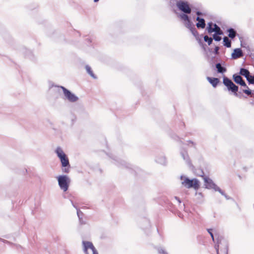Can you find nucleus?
<instances>
[{
    "instance_id": "9d476101",
    "label": "nucleus",
    "mask_w": 254,
    "mask_h": 254,
    "mask_svg": "<svg viewBox=\"0 0 254 254\" xmlns=\"http://www.w3.org/2000/svg\"><path fill=\"white\" fill-rule=\"evenodd\" d=\"M176 5L178 9L185 13L190 14L191 9L188 2L180 0L177 2Z\"/></svg>"
},
{
    "instance_id": "c756f323",
    "label": "nucleus",
    "mask_w": 254,
    "mask_h": 254,
    "mask_svg": "<svg viewBox=\"0 0 254 254\" xmlns=\"http://www.w3.org/2000/svg\"><path fill=\"white\" fill-rule=\"evenodd\" d=\"M237 84L240 85L242 86L248 88V86L247 85L245 80L242 78V79H241Z\"/></svg>"
},
{
    "instance_id": "a211bd4d",
    "label": "nucleus",
    "mask_w": 254,
    "mask_h": 254,
    "mask_svg": "<svg viewBox=\"0 0 254 254\" xmlns=\"http://www.w3.org/2000/svg\"><path fill=\"white\" fill-rule=\"evenodd\" d=\"M196 20L198 21L196 25L198 28H204L205 27V20L203 18H201L199 17H197Z\"/></svg>"
},
{
    "instance_id": "2eb2a0df",
    "label": "nucleus",
    "mask_w": 254,
    "mask_h": 254,
    "mask_svg": "<svg viewBox=\"0 0 254 254\" xmlns=\"http://www.w3.org/2000/svg\"><path fill=\"white\" fill-rule=\"evenodd\" d=\"M243 56L242 49H234L231 54V59H236Z\"/></svg>"
},
{
    "instance_id": "ea45409f",
    "label": "nucleus",
    "mask_w": 254,
    "mask_h": 254,
    "mask_svg": "<svg viewBox=\"0 0 254 254\" xmlns=\"http://www.w3.org/2000/svg\"><path fill=\"white\" fill-rule=\"evenodd\" d=\"M174 198L178 201V202L180 204L181 203V200L180 198L178 196H174Z\"/></svg>"
},
{
    "instance_id": "8fccbe9b",
    "label": "nucleus",
    "mask_w": 254,
    "mask_h": 254,
    "mask_svg": "<svg viewBox=\"0 0 254 254\" xmlns=\"http://www.w3.org/2000/svg\"><path fill=\"white\" fill-rule=\"evenodd\" d=\"M196 14H197L198 15H200V14H201V13H200V12H197L196 13Z\"/></svg>"
},
{
    "instance_id": "5701e85b",
    "label": "nucleus",
    "mask_w": 254,
    "mask_h": 254,
    "mask_svg": "<svg viewBox=\"0 0 254 254\" xmlns=\"http://www.w3.org/2000/svg\"><path fill=\"white\" fill-rule=\"evenodd\" d=\"M223 45H224V46L227 47V48H229L231 47V40H229L228 37H224Z\"/></svg>"
},
{
    "instance_id": "393cba45",
    "label": "nucleus",
    "mask_w": 254,
    "mask_h": 254,
    "mask_svg": "<svg viewBox=\"0 0 254 254\" xmlns=\"http://www.w3.org/2000/svg\"><path fill=\"white\" fill-rule=\"evenodd\" d=\"M181 19L185 21H187L188 23H190L189 16L186 14H182L180 15Z\"/></svg>"
},
{
    "instance_id": "58836bf2",
    "label": "nucleus",
    "mask_w": 254,
    "mask_h": 254,
    "mask_svg": "<svg viewBox=\"0 0 254 254\" xmlns=\"http://www.w3.org/2000/svg\"><path fill=\"white\" fill-rule=\"evenodd\" d=\"M79 221L80 224L82 225L85 224L86 223V222L83 220L82 218H81V219H79Z\"/></svg>"
},
{
    "instance_id": "dca6fc26",
    "label": "nucleus",
    "mask_w": 254,
    "mask_h": 254,
    "mask_svg": "<svg viewBox=\"0 0 254 254\" xmlns=\"http://www.w3.org/2000/svg\"><path fill=\"white\" fill-rule=\"evenodd\" d=\"M207 80L214 87L216 88L220 82V80L217 77H207Z\"/></svg>"
},
{
    "instance_id": "603ef678",
    "label": "nucleus",
    "mask_w": 254,
    "mask_h": 254,
    "mask_svg": "<svg viewBox=\"0 0 254 254\" xmlns=\"http://www.w3.org/2000/svg\"><path fill=\"white\" fill-rule=\"evenodd\" d=\"M4 237L5 238H8V237H7L6 236H4Z\"/></svg>"
},
{
    "instance_id": "cd10ccee",
    "label": "nucleus",
    "mask_w": 254,
    "mask_h": 254,
    "mask_svg": "<svg viewBox=\"0 0 254 254\" xmlns=\"http://www.w3.org/2000/svg\"><path fill=\"white\" fill-rule=\"evenodd\" d=\"M207 231L210 234L213 242H215L214 236L213 234V229L211 228L207 229Z\"/></svg>"
},
{
    "instance_id": "2f4dec72",
    "label": "nucleus",
    "mask_w": 254,
    "mask_h": 254,
    "mask_svg": "<svg viewBox=\"0 0 254 254\" xmlns=\"http://www.w3.org/2000/svg\"><path fill=\"white\" fill-rule=\"evenodd\" d=\"M246 89H243V92L248 95H251L252 93V90L250 89L248 87Z\"/></svg>"
},
{
    "instance_id": "a19ab883",
    "label": "nucleus",
    "mask_w": 254,
    "mask_h": 254,
    "mask_svg": "<svg viewBox=\"0 0 254 254\" xmlns=\"http://www.w3.org/2000/svg\"><path fill=\"white\" fill-rule=\"evenodd\" d=\"M71 201V203L72 205V206L76 209V210L77 211V209H79L78 208V207L74 204L73 202L72 201V200H70Z\"/></svg>"
},
{
    "instance_id": "f3484780",
    "label": "nucleus",
    "mask_w": 254,
    "mask_h": 254,
    "mask_svg": "<svg viewBox=\"0 0 254 254\" xmlns=\"http://www.w3.org/2000/svg\"><path fill=\"white\" fill-rule=\"evenodd\" d=\"M155 161L161 165H166L167 159L164 155H160L156 157Z\"/></svg>"
},
{
    "instance_id": "e433bc0d",
    "label": "nucleus",
    "mask_w": 254,
    "mask_h": 254,
    "mask_svg": "<svg viewBox=\"0 0 254 254\" xmlns=\"http://www.w3.org/2000/svg\"><path fill=\"white\" fill-rule=\"evenodd\" d=\"M159 253L162 254H168L163 249H161L158 251Z\"/></svg>"
},
{
    "instance_id": "c03bdc74",
    "label": "nucleus",
    "mask_w": 254,
    "mask_h": 254,
    "mask_svg": "<svg viewBox=\"0 0 254 254\" xmlns=\"http://www.w3.org/2000/svg\"><path fill=\"white\" fill-rule=\"evenodd\" d=\"M71 201V203L72 205V206L76 209V210L77 211V209H79L78 208V207L74 204L73 202L72 201V200H70Z\"/></svg>"
},
{
    "instance_id": "1a4fd4ad",
    "label": "nucleus",
    "mask_w": 254,
    "mask_h": 254,
    "mask_svg": "<svg viewBox=\"0 0 254 254\" xmlns=\"http://www.w3.org/2000/svg\"><path fill=\"white\" fill-rule=\"evenodd\" d=\"M83 250L85 254H98L93 243L89 241H82Z\"/></svg>"
},
{
    "instance_id": "09e8293b",
    "label": "nucleus",
    "mask_w": 254,
    "mask_h": 254,
    "mask_svg": "<svg viewBox=\"0 0 254 254\" xmlns=\"http://www.w3.org/2000/svg\"><path fill=\"white\" fill-rule=\"evenodd\" d=\"M238 177H239V178L240 180H241V179H242V177H241V175H238Z\"/></svg>"
},
{
    "instance_id": "9b49d317",
    "label": "nucleus",
    "mask_w": 254,
    "mask_h": 254,
    "mask_svg": "<svg viewBox=\"0 0 254 254\" xmlns=\"http://www.w3.org/2000/svg\"><path fill=\"white\" fill-rule=\"evenodd\" d=\"M203 175L201 176L203 178L205 188L210 190H215L217 185L214 183L212 180L209 177L204 175V173L202 172Z\"/></svg>"
},
{
    "instance_id": "20e7f679",
    "label": "nucleus",
    "mask_w": 254,
    "mask_h": 254,
    "mask_svg": "<svg viewBox=\"0 0 254 254\" xmlns=\"http://www.w3.org/2000/svg\"><path fill=\"white\" fill-rule=\"evenodd\" d=\"M180 179L182 181V186L187 189L193 188L195 190H197L200 187V182L196 178L190 179L188 177L182 175Z\"/></svg>"
},
{
    "instance_id": "a18cd8bd",
    "label": "nucleus",
    "mask_w": 254,
    "mask_h": 254,
    "mask_svg": "<svg viewBox=\"0 0 254 254\" xmlns=\"http://www.w3.org/2000/svg\"><path fill=\"white\" fill-rule=\"evenodd\" d=\"M173 206H174V205L171 202H169L168 203V207H170V208H173Z\"/></svg>"
},
{
    "instance_id": "de8ad7c7",
    "label": "nucleus",
    "mask_w": 254,
    "mask_h": 254,
    "mask_svg": "<svg viewBox=\"0 0 254 254\" xmlns=\"http://www.w3.org/2000/svg\"><path fill=\"white\" fill-rule=\"evenodd\" d=\"M243 170L245 171H247V168L246 167H244L243 168Z\"/></svg>"
},
{
    "instance_id": "a878e982",
    "label": "nucleus",
    "mask_w": 254,
    "mask_h": 254,
    "mask_svg": "<svg viewBox=\"0 0 254 254\" xmlns=\"http://www.w3.org/2000/svg\"><path fill=\"white\" fill-rule=\"evenodd\" d=\"M247 80L249 84H254V75H252L250 74Z\"/></svg>"
},
{
    "instance_id": "7ed1b4c3",
    "label": "nucleus",
    "mask_w": 254,
    "mask_h": 254,
    "mask_svg": "<svg viewBox=\"0 0 254 254\" xmlns=\"http://www.w3.org/2000/svg\"><path fill=\"white\" fill-rule=\"evenodd\" d=\"M55 153L61 161L62 172L66 174L69 173L71 169V166L68 158L66 155L65 154L62 148L60 146L58 147L56 149Z\"/></svg>"
},
{
    "instance_id": "7c9ffc66",
    "label": "nucleus",
    "mask_w": 254,
    "mask_h": 254,
    "mask_svg": "<svg viewBox=\"0 0 254 254\" xmlns=\"http://www.w3.org/2000/svg\"><path fill=\"white\" fill-rule=\"evenodd\" d=\"M216 191H218L221 195L223 196L225 194V192L222 190L219 187L217 186L215 188V190H214Z\"/></svg>"
},
{
    "instance_id": "39448f33",
    "label": "nucleus",
    "mask_w": 254,
    "mask_h": 254,
    "mask_svg": "<svg viewBox=\"0 0 254 254\" xmlns=\"http://www.w3.org/2000/svg\"><path fill=\"white\" fill-rule=\"evenodd\" d=\"M217 245H215V248L217 252V254H219V247L220 246V251L223 253V254H228V241L227 239L224 238L223 237L218 236L217 237Z\"/></svg>"
},
{
    "instance_id": "c9c22d12",
    "label": "nucleus",
    "mask_w": 254,
    "mask_h": 254,
    "mask_svg": "<svg viewBox=\"0 0 254 254\" xmlns=\"http://www.w3.org/2000/svg\"><path fill=\"white\" fill-rule=\"evenodd\" d=\"M144 222L147 224V226L146 227V228H148L150 227V221L147 219H144Z\"/></svg>"
},
{
    "instance_id": "6ab92c4d",
    "label": "nucleus",
    "mask_w": 254,
    "mask_h": 254,
    "mask_svg": "<svg viewBox=\"0 0 254 254\" xmlns=\"http://www.w3.org/2000/svg\"><path fill=\"white\" fill-rule=\"evenodd\" d=\"M247 55L252 60V65L254 64V49H246Z\"/></svg>"
},
{
    "instance_id": "79ce46f5",
    "label": "nucleus",
    "mask_w": 254,
    "mask_h": 254,
    "mask_svg": "<svg viewBox=\"0 0 254 254\" xmlns=\"http://www.w3.org/2000/svg\"><path fill=\"white\" fill-rule=\"evenodd\" d=\"M71 201V203L72 205V206L76 209V210L77 211V209H79L78 208V207L74 204L73 202L72 201V200H70Z\"/></svg>"
},
{
    "instance_id": "4468645a",
    "label": "nucleus",
    "mask_w": 254,
    "mask_h": 254,
    "mask_svg": "<svg viewBox=\"0 0 254 254\" xmlns=\"http://www.w3.org/2000/svg\"><path fill=\"white\" fill-rule=\"evenodd\" d=\"M23 52L25 58L28 59L32 61H35L36 59L33 54V51L31 49H24Z\"/></svg>"
},
{
    "instance_id": "473e14b6",
    "label": "nucleus",
    "mask_w": 254,
    "mask_h": 254,
    "mask_svg": "<svg viewBox=\"0 0 254 254\" xmlns=\"http://www.w3.org/2000/svg\"><path fill=\"white\" fill-rule=\"evenodd\" d=\"M77 215L78 219H81V218H82L84 214H83V213L80 210V209H77Z\"/></svg>"
},
{
    "instance_id": "f03ea898",
    "label": "nucleus",
    "mask_w": 254,
    "mask_h": 254,
    "mask_svg": "<svg viewBox=\"0 0 254 254\" xmlns=\"http://www.w3.org/2000/svg\"><path fill=\"white\" fill-rule=\"evenodd\" d=\"M108 155L112 159V162L113 164L119 168L126 169L130 173L135 176H141L145 174L144 171L140 168L133 166L125 160H122L113 154H108Z\"/></svg>"
},
{
    "instance_id": "864d4df0",
    "label": "nucleus",
    "mask_w": 254,
    "mask_h": 254,
    "mask_svg": "<svg viewBox=\"0 0 254 254\" xmlns=\"http://www.w3.org/2000/svg\"><path fill=\"white\" fill-rule=\"evenodd\" d=\"M176 138H179L178 136H176Z\"/></svg>"
},
{
    "instance_id": "0eeeda50",
    "label": "nucleus",
    "mask_w": 254,
    "mask_h": 254,
    "mask_svg": "<svg viewBox=\"0 0 254 254\" xmlns=\"http://www.w3.org/2000/svg\"><path fill=\"white\" fill-rule=\"evenodd\" d=\"M223 83L227 87L229 92H231L236 97L238 96L237 92L239 87L235 84L230 79L226 76H224L223 77Z\"/></svg>"
},
{
    "instance_id": "b1692460",
    "label": "nucleus",
    "mask_w": 254,
    "mask_h": 254,
    "mask_svg": "<svg viewBox=\"0 0 254 254\" xmlns=\"http://www.w3.org/2000/svg\"><path fill=\"white\" fill-rule=\"evenodd\" d=\"M242 77L238 73H235L233 75V79L236 83H238L239 81L242 79Z\"/></svg>"
},
{
    "instance_id": "aec40b11",
    "label": "nucleus",
    "mask_w": 254,
    "mask_h": 254,
    "mask_svg": "<svg viewBox=\"0 0 254 254\" xmlns=\"http://www.w3.org/2000/svg\"><path fill=\"white\" fill-rule=\"evenodd\" d=\"M239 74L244 76L247 79H248V77L250 74V72L248 69L245 68H241Z\"/></svg>"
},
{
    "instance_id": "6e6552de",
    "label": "nucleus",
    "mask_w": 254,
    "mask_h": 254,
    "mask_svg": "<svg viewBox=\"0 0 254 254\" xmlns=\"http://www.w3.org/2000/svg\"><path fill=\"white\" fill-rule=\"evenodd\" d=\"M53 86L61 88L64 96V99L68 101L69 102L74 103L78 100V97L75 94L73 93L71 91L67 89L65 87L61 85H54L53 84L52 87Z\"/></svg>"
},
{
    "instance_id": "f257e3e1",
    "label": "nucleus",
    "mask_w": 254,
    "mask_h": 254,
    "mask_svg": "<svg viewBox=\"0 0 254 254\" xmlns=\"http://www.w3.org/2000/svg\"><path fill=\"white\" fill-rule=\"evenodd\" d=\"M220 49H203V53L211 67L218 73L223 74L227 71L219 55Z\"/></svg>"
},
{
    "instance_id": "49530a36",
    "label": "nucleus",
    "mask_w": 254,
    "mask_h": 254,
    "mask_svg": "<svg viewBox=\"0 0 254 254\" xmlns=\"http://www.w3.org/2000/svg\"><path fill=\"white\" fill-rule=\"evenodd\" d=\"M188 141L189 143H191L193 146H195V143L193 141H192L191 140H188Z\"/></svg>"
},
{
    "instance_id": "bb28decb",
    "label": "nucleus",
    "mask_w": 254,
    "mask_h": 254,
    "mask_svg": "<svg viewBox=\"0 0 254 254\" xmlns=\"http://www.w3.org/2000/svg\"><path fill=\"white\" fill-rule=\"evenodd\" d=\"M204 40L210 45L212 43L213 40L212 38L209 37L208 36H205L204 37Z\"/></svg>"
},
{
    "instance_id": "4c0bfd02",
    "label": "nucleus",
    "mask_w": 254,
    "mask_h": 254,
    "mask_svg": "<svg viewBox=\"0 0 254 254\" xmlns=\"http://www.w3.org/2000/svg\"><path fill=\"white\" fill-rule=\"evenodd\" d=\"M227 200L233 199L231 197L228 196L226 193L223 195Z\"/></svg>"
},
{
    "instance_id": "f8f14e48",
    "label": "nucleus",
    "mask_w": 254,
    "mask_h": 254,
    "mask_svg": "<svg viewBox=\"0 0 254 254\" xmlns=\"http://www.w3.org/2000/svg\"><path fill=\"white\" fill-rule=\"evenodd\" d=\"M207 31L209 33L215 32L216 34L222 35L223 32L220 27L212 22L208 23Z\"/></svg>"
},
{
    "instance_id": "72a5a7b5",
    "label": "nucleus",
    "mask_w": 254,
    "mask_h": 254,
    "mask_svg": "<svg viewBox=\"0 0 254 254\" xmlns=\"http://www.w3.org/2000/svg\"><path fill=\"white\" fill-rule=\"evenodd\" d=\"M220 35L216 34V33L213 35V39L217 41H219L221 39V37L220 36Z\"/></svg>"
},
{
    "instance_id": "ddd939ff",
    "label": "nucleus",
    "mask_w": 254,
    "mask_h": 254,
    "mask_svg": "<svg viewBox=\"0 0 254 254\" xmlns=\"http://www.w3.org/2000/svg\"><path fill=\"white\" fill-rule=\"evenodd\" d=\"M180 154L183 159L186 161V164L190 167H193L191 160L189 157L188 152L186 150L182 148L180 151Z\"/></svg>"
},
{
    "instance_id": "3c124183",
    "label": "nucleus",
    "mask_w": 254,
    "mask_h": 254,
    "mask_svg": "<svg viewBox=\"0 0 254 254\" xmlns=\"http://www.w3.org/2000/svg\"><path fill=\"white\" fill-rule=\"evenodd\" d=\"M99 0H94V2H97Z\"/></svg>"
},
{
    "instance_id": "37998d69",
    "label": "nucleus",
    "mask_w": 254,
    "mask_h": 254,
    "mask_svg": "<svg viewBox=\"0 0 254 254\" xmlns=\"http://www.w3.org/2000/svg\"><path fill=\"white\" fill-rule=\"evenodd\" d=\"M71 201V203L72 205V206L76 209V210L77 211V209H79L78 208V207L74 204L73 202L72 201V200H70Z\"/></svg>"
},
{
    "instance_id": "423d86ee",
    "label": "nucleus",
    "mask_w": 254,
    "mask_h": 254,
    "mask_svg": "<svg viewBox=\"0 0 254 254\" xmlns=\"http://www.w3.org/2000/svg\"><path fill=\"white\" fill-rule=\"evenodd\" d=\"M57 180L60 189L64 192L66 191L70 183L69 177L66 175H61L57 177Z\"/></svg>"
},
{
    "instance_id": "4be33fe9",
    "label": "nucleus",
    "mask_w": 254,
    "mask_h": 254,
    "mask_svg": "<svg viewBox=\"0 0 254 254\" xmlns=\"http://www.w3.org/2000/svg\"><path fill=\"white\" fill-rule=\"evenodd\" d=\"M228 32V37L231 39H233L236 36V31L233 28H230L227 30Z\"/></svg>"
},
{
    "instance_id": "c85d7f7f",
    "label": "nucleus",
    "mask_w": 254,
    "mask_h": 254,
    "mask_svg": "<svg viewBox=\"0 0 254 254\" xmlns=\"http://www.w3.org/2000/svg\"><path fill=\"white\" fill-rule=\"evenodd\" d=\"M237 84L240 85L242 86L248 88V86L247 85L245 80L242 78V79H241Z\"/></svg>"
},
{
    "instance_id": "f704fd0d",
    "label": "nucleus",
    "mask_w": 254,
    "mask_h": 254,
    "mask_svg": "<svg viewBox=\"0 0 254 254\" xmlns=\"http://www.w3.org/2000/svg\"><path fill=\"white\" fill-rule=\"evenodd\" d=\"M0 241L4 243H5V244H8V245H10V244H12L11 243H10V242L6 240H4V239H3L1 238H0Z\"/></svg>"
},
{
    "instance_id": "412c9836",
    "label": "nucleus",
    "mask_w": 254,
    "mask_h": 254,
    "mask_svg": "<svg viewBox=\"0 0 254 254\" xmlns=\"http://www.w3.org/2000/svg\"><path fill=\"white\" fill-rule=\"evenodd\" d=\"M86 72L94 79H97V77L93 73L91 67L89 65H86L85 66Z\"/></svg>"
}]
</instances>
